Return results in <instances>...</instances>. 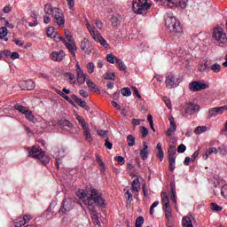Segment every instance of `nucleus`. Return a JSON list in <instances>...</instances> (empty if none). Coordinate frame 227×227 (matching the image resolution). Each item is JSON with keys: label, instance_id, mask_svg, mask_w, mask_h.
<instances>
[{"label": "nucleus", "instance_id": "nucleus-1", "mask_svg": "<svg viewBox=\"0 0 227 227\" xmlns=\"http://www.w3.org/2000/svg\"><path fill=\"white\" fill-rule=\"evenodd\" d=\"M89 210H95V205L104 207L106 200L102 197V193L93 187H87V200H83Z\"/></svg>", "mask_w": 227, "mask_h": 227}, {"label": "nucleus", "instance_id": "nucleus-2", "mask_svg": "<svg viewBox=\"0 0 227 227\" xmlns=\"http://www.w3.org/2000/svg\"><path fill=\"white\" fill-rule=\"evenodd\" d=\"M165 26L172 35L182 33V25L180 24V21H178L171 13H168L165 18Z\"/></svg>", "mask_w": 227, "mask_h": 227}, {"label": "nucleus", "instance_id": "nucleus-3", "mask_svg": "<svg viewBox=\"0 0 227 227\" xmlns=\"http://www.w3.org/2000/svg\"><path fill=\"white\" fill-rule=\"evenodd\" d=\"M28 153L30 157L38 159L44 166H47L51 162V158L45 154V152L39 145H34L32 148H28Z\"/></svg>", "mask_w": 227, "mask_h": 227}, {"label": "nucleus", "instance_id": "nucleus-4", "mask_svg": "<svg viewBox=\"0 0 227 227\" xmlns=\"http://www.w3.org/2000/svg\"><path fill=\"white\" fill-rule=\"evenodd\" d=\"M152 8V4L148 3L146 0H133L132 1V10L134 13L138 15H146V10Z\"/></svg>", "mask_w": 227, "mask_h": 227}, {"label": "nucleus", "instance_id": "nucleus-5", "mask_svg": "<svg viewBox=\"0 0 227 227\" xmlns=\"http://www.w3.org/2000/svg\"><path fill=\"white\" fill-rule=\"evenodd\" d=\"M162 2L163 6L167 8H181L182 10L185 9L187 6V0H156Z\"/></svg>", "mask_w": 227, "mask_h": 227}, {"label": "nucleus", "instance_id": "nucleus-6", "mask_svg": "<svg viewBox=\"0 0 227 227\" xmlns=\"http://www.w3.org/2000/svg\"><path fill=\"white\" fill-rule=\"evenodd\" d=\"M182 78L176 77L174 74H168L165 80V84L167 88H176L180 86Z\"/></svg>", "mask_w": 227, "mask_h": 227}, {"label": "nucleus", "instance_id": "nucleus-7", "mask_svg": "<svg viewBox=\"0 0 227 227\" xmlns=\"http://www.w3.org/2000/svg\"><path fill=\"white\" fill-rule=\"evenodd\" d=\"M213 36L218 43H226L227 42L226 34H224V30L221 27H215Z\"/></svg>", "mask_w": 227, "mask_h": 227}, {"label": "nucleus", "instance_id": "nucleus-8", "mask_svg": "<svg viewBox=\"0 0 227 227\" xmlns=\"http://www.w3.org/2000/svg\"><path fill=\"white\" fill-rule=\"evenodd\" d=\"M208 84L198 81L192 82L189 84V89L191 90V91H201V90H208Z\"/></svg>", "mask_w": 227, "mask_h": 227}, {"label": "nucleus", "instance_id": "nucleus-9", "mask_svg": "<svg viewBox=\"0 0 227 227\" xmlns=\"http://www.w3.org/2000/svg\"><path fill=\"white\" fill-rule=\"evenodd\" d=\"M54 22L58 24V26H65V15L61 12V9H55V13L53 14Z\"/></svg>", "mask_w": 227, "mask_h": 227}, {"label": "nucleus", "instance_id": "nucleus-10", "mask_svg": "<svg viewBox=\"0 0 227 227\" xmlns=\"http://www.w3.org/2000/svg\"><path fill=\"white\" fill-rule=\"evenodd\" d=\"M33 219V216L30 215H24L23 216L18 217L16 220H14V226L15 227H22L24 224H27L29 221Z\"/></svg>", "mask_w": 227, "mask_h": 227}, {"label": "nucleus", "instance_id": "nucleus-11", "mask_svg": "<svg viewBox=\"0 0 227 227\" xmlns=\"http://www.w3.org/2000/svg\"><path fill=\"white\" fill-rule=\"evenodd\" d=\"M72 208H74V201H72V199H64L59 212L62 214H67V212H70Z\"/></svg>", "mask_w": 227, "mask_h": 227}, {"label": "nucleus", "instance_id": "nucleus-12", "mask_svg": "<svg viewBox=\"0 0 227 227\" xmlns=\"http://www.w3.org/2000/svg\"><path fill=\"white\" fill-rule=\"evenodd\" d=\"M198 111H200L199 105L189 103L185 106L184 116H187V114H194V113H198Z\"/></svg>", "mask_w": 227, "mask_h": 227}, {"label": "nucleus", "instance_id": "nucleus-13", "mask_svg": "<svg viewBox=\"0 0 227 227\" xmlns=\"http://www.w3.org/2000/svg\"><path fill=\"white\" fill-rule=\"evenodd\" d=\"M65 51L60 50L59 51H52L50 55L52 61H63L65 59Z\"/></svg>", "mask_w": 227, "mask_h": 227}, {"label": "nucleus", "instance_id": "nucleus-14", "mask_svg": "<svg viewBox=\"0 0 227 227\" xmlns=\"http://www.w3.org/2000/svg\"><path fill=\"white\" fill-rule=\"evenodd\" d=\"M76 74L78 84H84L88 81V74H84L81 67L76 68Z\"/></svg>", "mask_w": 227, "mask_h": 227}, {"label": "nucleus", "instance_id": "nucleus-15", "mask_svg": "<svg viewBox=\"0 0 227 227\" xmlns=\"http://www.w3.org/2000/svg\"><path fill=\"white\" fill-rule=\"evenodd\" d=\"M58 123L59 127H60L62 130H67V132H70V130L74 129V124H72L68 120H61Z\"/></svg>", "mask_w": 227, "mask_h": 227}, {"label": "nucleus", "instance_id": "nucleus-16", "mask_svg": "<svg viewBox=\"0 0 227 227\" xmlns=\"http://www.w3.org/2000/svg\"><path fill=\"white\" fill-rule=\"evenodd\" d=\"M81 49L83 51V52H86V54H91V51H93V46H91V43H90V41L88 39H83L81 43Z\"/></svg>", "mask_w": 227, "mask_h": 227}, {"label": "nucleus", "instance_id": "nucleus-17", "mask_svg": "<svg viewBox=\"0 0 227 227\" xmlns=\"http://www.w3.org/2000/svg\"><path fill=\"white\" fill-rule=\"evenodd\" d=\"M35 82L33 81H23L20 83V88L23 90H35Z\"/></svg>", "mask_w": 227, "mask_h": 227}, {"label": "nucleus", "instance_id": "nucleus-18", "mask_svg": "<svg viewBox=\"0 0 227 227\" xmlns=\"http://www.w3.org/2000/svg\"><path fill=\"white\" fill-rule=\"evenodd\" d=\"M71 98L80 107H82V109H85V111H90V106L86 103V101H82V99L79 98L75 94H73L71 96Z\"/></svg>", "mask_w": 227, "mask_h": 227}, {"label": "nucleus", "instance_id": "nucleus-19", "mask_svg": "<svg viewBox=\"0 0 227 227\" xmlns=\"http://www.w3.org/2000/svg\"><path fill=\"white\" fill-rule=\"evenodd\" d=\"M93 39L95 42H98L105 49H109V43H107V41H106L102 35H100V32H97V35L93 36Z\"/></svg>", "mask_w": 227, "mask_h": 227}, {"label": "nucleus", "instance_id": "nucleus-20", "mask_svg": "<svg viewBox=\"0 0 227 227\" xmlns=\"http://www.w3.org/2000/svg\"><path fill=\"white\" fill-rule=\"evenodd\" d=\"M168 120L170 121V127L167 130V136L171 137L176 132V122H175V118L173 116H170Z\"/></svg>", "mask_w": 227, "mask_h": 227}, {"label": "nucleus", "instance_id": "nucleus-21", "mask_svg": "<svg viewBox=\"0 0 227 227\" xmlns=\"http://www.w3.org/2000/svg\"><path fill=\"white\" fill-rule=\"evenodd\" d=\"M65 45L67 49H68L70 54L73 56V58H75V51H77V45H75V43H67L65 42Z\"/></svg>", "mask_w": 227, "mask_h": 227}, {"label": "nucleus", "instance_id": "nucleus-22", "mask_svg": "<svg viewBox=\"0 0 227 227\" xmlns=\"http://www.w3.org/2000/svg\"><path fill=\"white\" fill-rule=\"evenodd\" d=\"M148 144L146 142H143V148L140 150V157L143 160H146L148 159Z\"/></svg>", "mask_w": 227, "mask_h": 227}, {"label": "nucleus", "instance_id": "nucleus-23", "mask_svg": "<svg viewBox=\"0 0 227 227\" xmlns=\"http://www.w3.org/2000/svg\"><path fill=\"white\" fill-rule=\"evenodd\" d=\"M56 10H59V8H52V5L51 4H46L44 5V12L46 15H52L56 13Z\"/></svg>", "mask_w": 227, "mask_h": 227}, {"label": "nucleus", "instance_id": "nucleus-24", "mask_svg": "<svg viewBox=\"0 0 227 227\" xmlns=\"http://www.w3.org/2000/svg\"><path fill=\"white\" fill-rule=\"evenodd\" d=\"M83 137H85V140L88 141V143H91V141H93L90 126H88L87 128H83Z\"/></svg>", "mask_w": 227, "mask_h": 227}, {"label": "nucleus", "instance_id": "nucleus-25", "mask_svg": "<svg viewBox=\"0 0 227 227\" xmlns=\"http://www.w3.org/2000/svg\"><path fill=\"white\" fill-rule=\"evenodd\" d=\"M131 188L134 192H139L141 189V183L139 182V178H135L131 184Z\"/></svg>", "mask_w": 227, "mask_h": 227}, {"label": "nucleus", "instance_id": "nucleus-26", "mask_svg": "<svg viewBox=\"0 0 227 227\" xmlns=\"http://www.w3.org/2000/svg\"><path fill=\"white\" fill-rule=\"evenodd\" d=\"M171 197L170 200L176 205V186L175 184H170Z\"/></svg>", "mask_w": 227, "mask_h": 227}, {"label": "nucleus", "instance_id": "nucleus-27", "mask_svg": "<svg viewBox=\"0 0 227 227\" xmlns=\"http://www.w3.org/2000/svg\"><path fill=\"white\" fill-rule=\"evenodd\" d=\"M212 153H219V150H217V148L215 147H210L206 151L205 155L203 156V159H205V160H207V159H208L209 155H212Z\"/></svg>", "mask_w": 227, "mask_h": 227}, {"label": "nucleus", "instance_id": "nucleus-28", "mask_svg": "<svg viewBox=\"0 0 227 227\" xmlns=\"http://www.w3.org/2000/svg\"><path fill=\"white\" fill-rule=\"evenodd\" d=\"M164 208V212H165V217L167 219H171V217L173 216L172 214V210H171V204L170 205H167V206H163Z\"/></svg>", "mask_w": 227, "mask_h": 227}, {"label": "nucleus", "instance_id": "nucleus-29", "mask_svg": "<svg viewBox=\"0 0 227 227\" xmlns=\"http://www.w3.org/2000/svg\"><path fill=\"white\" fill-rule=\"evenodd\" d=\"M176 147L175 145H169L168 148V159H176Z\"/></svg>", "mask_w": 227, "mask_h": 227}, {"label": "nucleus", "instance_id": "nucleus-30", "mask_svg": "<svg viewBox=\"0 0 227 227\" xmlns=\"http://www.w3.org/2000/svg\"><path fill=\"white\" fill-rule=\"evenodd\" d=\"M161 201L163 203V207L171 205L169 203V197H168V193L166 192H161Z\"/></svg>", "mask_w": 227, "mask_h": 227}, {"label": "nucleus", "instance_id": "nucleus-31", "mask_svg": "<svg viewBox=\"0 0 227 227\" xmlns=\"http://www.w3.org/2000/svg\"><path fill=\"white\" fill-rule=\"evenodd\" d=\"M76 120L78 123H80L82 129L90 127V124L86 123L84 118L81 117L80 115H76Z\"/></svg>", "mask_w": 227, "mask_h": 227}, {"label": "nucleus", "instance_id": "nucleus-32", "mask_svg": "<svg viewBox=\"0 0 227 227\" xmlns=\"http://www.w3.org/2000/svg\"><path fill=\"white\" fill-rule=\"evenodd\" d=\"M88 88L90 90V91L97 92L98 91V86L95 84V82H90V80L86 81Z\"/></svg>", "mask_w": 227, "mask_h": 227}, {"label": "nucleus", "instance_id": "nucleus-33", "mask_svg": "<svg viewBox=\"0 0 227 227\" xmlns=\"http://www.w3.org/2000/svg\"><path fill=\"white\" fill-rule=\"evenodd\" d=\"M115 63H117L118 68L119 70H121V72H126L127 66H125V64L121 61V59H115Z\"/></svg>", "mask_w": 227, "mask_h": 227}, {"label": "nucleus", "instance_id": "nucleus-34", "mask_svg": "<svg viewBox=\"0 0 227 227\" xmlns=\"http://www.w3.org/2000/svg\"><path fill=\"white\" fill-rule=\"evenodd\" d=\"M12 56V51L8 50H4L3 51H0V59L6 60V58H10Z\"/></svg>", "mask_w": 227, "mask_h": 227}, {"label": "nucleus", "instance_id": "nucleus-35", "mask_svg": "<svg viewBox=\"0 0 227 227\" xmlns=\"http://www.w3.org/2000/svg\"><path fill=\"white\" fill-rule=\"evenodd\" d=\"M92 213V221L94 224H98V226H100V220H98V216L97 215V210H90Z\"/></svg>", "mask_w": 227, "mask_h": 227}, {"label": "nucleus", "instance_id": "nucleus-36", "mask_svg": "<svg viewBox=\"0 0 227 227\" xmlns=\"http://www.w3.org/2000/svg\"><path fill=\"white\" fill-rule=\"evenodd\" d=\"M96 132H97L98 136H99L100 137H103L105 139H107V137H109V136H107V134H109V131H107V130L97 129Z\"/></svg>", "mask_w": 227, "mask_h": 227}, {"label": "nucleus", "instance_id": "nucleus-37", "mask_svg": "<svg viewBox=\"0 0 227 227\" xmlns=\"http://www.w3.org/2000/svg\"><path fill=\"white\" fill-rule=\"evenodd\" d=\"M176 162V158H168V169L170 171H175Z\"/></svg>", "mask_w": 227, "mask_h": 227}, {"label": "nucleus", "instance_id": "nucleus-38", "mask_svg": "<svg viewBox=\"0 0 227 227\" xmlns=\"http://www.w3.org/2000/svg\"><path fill=\"white\" fill-rule=\"evenodd\" d=\"M87 29H89V33H90L92 38H94L97 33H98V30H97V28L91 27V25H90V22H87Z\"/></svg>", "mask_w": 227, "mask_h": 227}, {"label": "nucleus", "instance_id": "nucleus-39", "mask_svg": "<svg viewBox=\"0 0 227 227\" xmlns=\"http://www.w3.org/2000/svg\"><path fill=\"white\" fill-rule=\"evenodd\" d=\"M210 70H212V72H214L215 74H219V72H221V65L215 63L211 65Z\"/></svg>", "mask_w": 227, "mask_h": 227}, {"label": "nucleus", "instance_id": "nucleus-40", "mask_svg": "<svg viewBox=\"0 0 227 227\" xmlns=\"http://www.w3.org/2000/svg\"><path fill=\"white\" fill-rule=\"evenodd\" d=\"M121 93L123 95V97H130V95H132V91L129 87L122 88L121 90Z\"/></svg>", "mask_w": 227, "mask_h": 227}, {"label": "nucleus", "instance_id": "nucleus-41", "mask_svg": "<svg viewBox=\"0 0 227 227\" xmlns=\"http://www.w3.org/2000/svg\"><path fill=\"white\" fill-rule=\"evenodd\" d=\"M15 109H17V111H19L22 114H26V113L29 111V109H27V107L22 106L20 105H16Z\"/></svg>", "mask_w": 227, "mask_h": 227}, {"label": "nucleus", "instance_id": "nucleus-42", "mask_svg": "<svg viewBox=\"0 0 227 227\" xmlns=\"http://www.w3.org/2000/svg\"><path fill=\"white\" fill-rule=\"evenodd\" d=\"M56 32V28H54V27H48L47 31H46V35L47 36H49L50 38H52V36H55L56 35L54 34Z\"/></svg>", "mask_w": 227, "mask_h": 227}, {"label": "nucleus", "instance_id": "nucleus-43", "mask_svg": "<svg viewBox=\"0 0 227 227\" xmlns=\"http://www.w3.org/2000/svg\"><path fill=\"white\" fill-rule=\"evenodd\" d=\"M215 110L216 111L217 116H218V114H223V113H224V111H227V105H225L223 106L215 107Z\"/></svg>", "mask_w": 227, "mask_h": 227}, {"label": "nucleus", "instance_id": "nucleus-44", "mask_svg": "<svg viewBox=\"0 0 227 227\" xmlns=\"http://www.w3.org/2000/svg\"><path fill=\"white\" fill-rule=\"evenodd\" d=\"M128 139V146H134V145H136V137H134V136L132 135H129L127 137Z\"/></svg>", "mask_w": 227, "mask_h": 227}, {"label": "nucleus", "instance_id": "nucleus-45", "mask_svg": "<svg viewBox=\"0 0 227 227\" xmlns=\"http://www.w3.org/2000/svg\"><path fill=\"white\" fill-rule=\"evenodd\" d=\"M104 79H106L108 81H115L116 75L114 74V73H113L112 74H111V73H106L104 74Z\"/></svg>", "mask_w": 227, "mask_h": 227}, {"label": "nucleus", "instance_id": "nucleus-46", "mask_svg": "<svg viewBox=\"0 0 227 227\" xmlns=\"http://www.w3.org/2000/svg\"><path fill=\"white\" fill-rule=\"evenodd\" d=\"M145 223V218L143 216H138L135 223V227H141Z\"/></svg>", "mask_w": 227, "mask_h": 227}, {"label": "nucleus", "instance_id": "nucleus-47", "mask_svg": "<svg viewBox=\"0 0 227 227\" xmlns=\"http://www.w3.org/2000/svg\"><path fill=\"white\" fill-rule=\"evenodd\" d=\"M8 35V29L6 27H0V39L3 40Z\"/></svg>", "mask_w": 227, "mask_h": 227}, {"label": "nucleus", "instance_id": "nucleus-48", "mask_svg": "<svg viewBox=\"0 0 227 227\" xmlns=\"http://www.w3.org/2000/svg\"><path fill=\"white\" fill-rule=\"evenodd\" d=\"M78 196L81 198V200H84V198H88V188L85 189V192L83 190H80L78 192Z\"/></svg>", "mask_w": 227, "mask_h": 227}, {"label": "nucleus", "instance_id": "nucleus-49", "mask_svg": "<svg viewBox=\"0 0 227 227\" xmlns=\"http://www.w3.org/2000/svg\"><path fill=\"white\" fill-rule=\"evenodd\" d=\"M203 132H207V126H198L195 129V134H203Z\"/></svg>", "mask_w": 227, "mask_h": 227}, {"label": "nucleus", "instance_id": "nucleus-50", "mask_svg": "<svg viewBox=\"0 0 227 227\" xmlns=\"http://www.w3.org/2000/svg\"><path fill=\"white\" fill-rule=\"evenodd\" d=\"M111 22L114 27H117L118 26H120V20L116 16L112 17Z\"/></svg>", "mask_w": 227, "mask_h": 227}, {"label": "nucleus", "instance_id": "nucleus-51", "mask_svg": "<svg viewBox=\"0 0 227 227\" xmlns=\"http://www.w3.org/2000/svg\"><path fill=\"white\" fill-rule=\"evenodd\" d=\"M116 59L117 58L113 54L106 55V61H108V63H112V64L116 63Z\"/></svg>", "mask_w": 227, "mask_h": 227}, {"label": "nucleus", "instance_id": "nucleus-52", "mask_svg": "<svg viewBox=\"0 0 227 227\" xmlns=\"http://www.w3.org/2000/svg\"><path fill=\"white\" fill-rule=\"evenodd\" d=\"M25 116H26L27 120H28L29 121H35V115H33V112H31L30 110H28L25 114Z\"/></svg>", "mask_w": 227, "mask_h": 227}, {"label": "nucleus", "instance_id": "nucleus-53", "mask_svg": "<svg viewBox=\"0 0 227 227\" xmlns=\"http://www.w3.org/2000/svg\"><path fill=\"white\" fill-rule=\"evenodd\" d=\"M213 116H217V112L215 111V107L208 110V114H207L208 120H210V118H213Z\"/></svg>", "mask_w": 227, "mask_h": 227}, {"label": "nucleus", "instance_id": "nucleus-54", "mask_svg": "<svg viewBox=\"0 0 227 227\" xmlns=\"http://www.w3.org/2000/svg\"><path fill=\"white\" fill-rule=\"evenodd\" d=\"M211 209H213L214 212H221L223 207L217 205V203H211Z\"/></svg>", "mask_w": 227, "mask_h": 227}, {"label": "nucleus", "instance_id": "nucleus-55", "mask_svg": "<svg viewBox=\"0 0 227 227\" xmlns=\"http://www.w3.org/2000/svg\"><path fill=\"white\" fill-rule=\"evenodd\" d=\"M87 70H88L89 74H93V72H95V64H93V62L88 63Z\"/></svg>", "mask_w": 227, "mask_h": 227}, {"label": "nucleus", "instance_id": "nucleus-56", "mask_svg": "<svg viewBox=\"0 0 227 227\" xmlns=\"http://www.w3.org/2000/svg\"><path fill=\"white\" fill-rule=\"evenodd\" d=\"M163 102L166 104L168 109H172L171 99L168 97H163Z\"/></svg>", "mask_w": 227, "mask_h": 227}, {"label": "nucleus", "instance_id": "nucleus-57", "mask_svg": "<svg viewBox=\"0 0 227 227\" xmlns=\"http://www.w3.org/2000/svg\"><path fill=\"white\" fill-rule=\"evenodd\" d=\"M199 70L200 72H207V70H208V64H207V62L200 64Z\"/></svg>", "mask_w": 227, "mask_h": 227}, {"label": "nucleus", "instance_id": "nucleus-58", "mask_svg": "<svg viewBox=\"0 0 227 227\" xmlns=\"http://www.w3.org/2000/svg\"><path fill=\"white\" fill-rule=\"evenodd\" d=\"M65 38L67 40L68 43H72V34L70 33V30H65Z\"/></svg>", "mask_w": 227, "mask_h": 227}, {"label": "nucleus", "instance_id": "nucleus-59", "mask_svg": "<svg viewBox=\"0 0 227 227\" xmlns=\"http://www.w3.org/2000/svg\"><path fill=\"white\" fill-rule=\"evenodd\" d=\"M186 150H187V147L184 144L179 145L177 147L178 153H184V152H185Z\"/></svg>", "mask_w": 227, "mask_h": 227}, {"label": "nucleus", "instance_id": "nucleus-60", "mask_svg": "<svg viewBox=\"0 0 227 227\" xmlns=\"http://www.w3.org/2000/svg\"><path fill=\"white\" fill-rule=\"evenodd\" d=\"M105 146H106V148H108V150L113 149V143H111L109 141V137H106V138Z\"/></svg>", "mask_w": 227, "mask_h": 227}, {"label": "nucleus", "instance_id": "nucleus-61", "mask_svg": "<svg viewBox=\"0 0 227 227\" xmlns=\"http://www.w3.org/2000/svg\"><path fill=\"white\" fill-rule=\"evenodd\" d=\"M141 134H142V137H146V136H148V128L142 126Z\"/></svg>", "mask_w": 227, "mask_h": 227}, {"label": "nucleus", "instance_id": "nucleus-62", "mask_svg": "<svg viewBox=\"0 0 227 227\" xmlns=\"http://www.w3.org/2000/svg\"><path fill=\"white\" fill-rule=\"evenodd\" d=\"M221 155H227V147L224 145H222L218 148Z\"/></svg>", "mask_w": 227, "mask_h": 227}, {"label": "nucleus", "instance_id": "nucleus-63", "mask_svg": "<svg viewBox=\"0 0 227 227\" xmlns=\"http://www.w3.org/2000/svg\"><path fill=\"white\" fill-rule=\"evenodd\" d=\"M95 24L98 29H102L104 27V23L100 20H96Z\"/></svg>", "mask_w": 227, "mask_h": 227}, {"label": "nucleus", "instance_id": "nucleus-64", "mask_svg": "<svg viewBox=\"0 0 227 227\" xmlns=\"http://www.w3.org/2000/svg\"><path fill=\"white\" fill-rule=\"evenodd\" d=\"M221 194L223 198H227V185L223 186L221 190Z\"/></svg>", "mask_w": 227, "mask_h": 227}]
</instances>
